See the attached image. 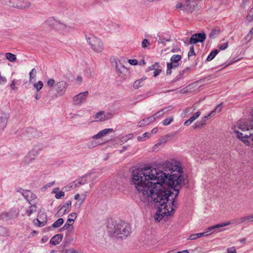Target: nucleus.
Instances as JSON below:
<instances>
[{"label": "nucleus", "mask_w": 253, "mask_h": 253, "mask_svg": "<svg viewBox=\"0 0 253 253\" xmlns=\"http://www.w3.org/2000/svg\"><path fill=\"white\" fill-rule=\"evenodd\" d=\"M222 103H220V104L218 105L216 108H215V109L214 110H213L210 114H211V116L212 115V114H213L214 113H215V112H219L221 110V105H222Z\"/></svg>", "instance_id": "8fccbe9b"}, {"label": "nucleus", "mask_w": 253, "mask_h": 253, "mask_svg": "<svg viewBox=\"0 0 253 253\" xmlns=\"http://www.w3.org/2000/svg\"><path fill=\"white\" fill-rule=\"evenodd\" d=\"M211 116V114H210L202 118L200 121L197 122L193 125V127L194 129L202 128L205 125L207 120Z\"/></svg>", "instance_id": "5701e85b"}, {"label": "nucleus", "mask_w": 253, "mask_h": 253, "mask_svg": "<svg viewBox=\"0 0 253 253\" xmlns=\"http://www.w3.org/2000/svg\"><path fill=\"white\" fill-rule=\"evenodd\" d=\"M37 221L38 222V226L39 227L43 226L47 222L46 215L44 213H41L40 215H38Z\"/></svg>", "instance_id": "b1692460"}, {"label": "nucleus", "mask_w": 253, "mask_h": 253, "mask_svg": "<svg viewBox=\"0 0 253 253\" xmlns=\"http://www.w3.org/2000/svg\"><path fill=\"white\" fill-rule=\"evenodd\" d=\"M237 127L244 132L253 130V113L252 120L250 122L240 121L237 124Z\"/></svg>", "instance_id": "6e6552de"}, {"label": "nucleus", "mask_w": 253, "mask_h": 253, "mask_svg": "<svg viewBox=\"0 0 253 253\" xmlns=\"http://www.w3.org/2000/svg\"><path fill=\"white\" fill-rule=\"evenodd\" d=\"M128 62L132 65H136L138 64V61L136 59H129Z\"/></svg>", "instance_id": "6e6d98bb"}, {"label": "nucleus", "mask_w": 253, "mask_h": 253, "mask_svg": "<svg viewBox=\"0 0 253 253\" xmlns=\"http://www.w3.org/2000/svg\"><path fill=\"white\" fill-rule=\"evenodd\" d=\"M114 129L113 128H106L103 130L100 131L97 134L93 135L92 136V138L93 139H99L101 138L107 134L114 132Z\"/></svg>", "instance_id": "412c9836"}, {"label": "nucleus", "mask_w": 253, "mask_h": 253, "mask_svg": "<svg viewBox=\"0 0 253 253\" xmlns=\"http://www.w3.org/2000/svg\"><path fill=\"white\" fill-rule=\"evenodd\" d=\"M115 68L116 71L120 73L124 72L126 70L125 67L124 65H122L121 64H120V65L116 64Z\"/></svg>", "instance_id": "c9c22d12"}, {"label": "nucleus", "mask_w": 253, "mask_h": 253, "mask_svg": "<svg viewBox=\"0 0 253 253\" xmlns=\"http://www.w3.org/2000/svg\"><path fill=\"white\" fill-rule=\"evenodd\" d=\"M128 147V145H126V146H123V148H122V149H121L120 151V153H122L123 152H124L125 151H126Z\"/></svg>", "instance_id": "338daca9"}, {"label": "nucleus", "mask_w": 253, "mask_h": 253, "mask_svg": "<svg viewBox=\"0 0 253 253\" xmlns=\"http://www.w3.org/2000/svg\"><path fill=\"white\" fill-rule=\"evenodd\" d=\"M228 42H226L224 43H222V44H220L218 46V47L220 49V50H225L226 48H227L228 47Z\"/></svg>", "instance_id": "3c124183"}, {"label": "nucleus", "mask_w": 253, "mask_h": 253, "mask_svg": "<svg viewBox=\"0 0 253 253\" xmlns=\"http://www.w3.org/2000/svg\"><path fill=\"white\" fill-rule=\"evenodd\" d=\"M252 221H253V214H251L239 218L237 221V223L243 224Z\"/></svg>", "instance_id": "393cba45"}, {"label": "nucleus", "mask_w": 253, "mask_h": 253, "mask_svg": "<svg viewBox=\"0 0 253 253\" xmlns=\"http://www.w3.org/2000/svg\"><path fill=\"white\" fill-rule=\"evenodd\" d=\"M201 0H191V13L198 7V5Z\"/></svg>", "instance_id": "7c9ffc66"}, {"label": "nucleus", "mask_w": 253, "mask_h": 253, "mask_svg": "<svg viewBox=\"0 0 253 253\" xmlns=\"http://www.w3.org/2000/svg\"><path fill=\"white\" fill-rule=\"evenodd\" d=\"M36 74V70L35 68H33L30 72V79L34 78Z\"/></svg>", "instance_id": "5fc2aeb1"}, {"label": "nucleus", "mask_w": 253, "mask_h": 253, "mask_svg": "<svg viewBox=\"0 0 253 253\" xmlns=\"http://www.w3.org/2000/svg\"><path fill=\"white\" fill-rule=\"evenodd\" d=\"M181 59V57L179 55H173L170 59L171 62L167 63V74L170 75L171 73V69L174 67H177L178 64L177 62L180 60Z\"/></svg>", "instance_id": "1a4fd4ad"}, {"label": "nucleus", "mask_w": 253, "mask_h": 253, "mask_svg": "<svg viewBox=\"0 0 253 253\" xmlns=\"http://www.w3.org/2000/svg\"><path fill=\"white\" fill-rule=\"evenodd\" d=\"M206 39V34L202 33H196L191 37V44H196L198 42H203Z\"/></svg>", "instance_id": "9d476101"}, {"label": "nucleus", "mask_w": 253, "mask_h": 253, "mask_svg": "<svg viewBox=\"0 0 253 253\" xmlns=\"http://www.w3.org/2000/svg\"><path fill=\"white\" fill-rule=\"evenodd\" d=\"M227 252H228L227 253H236V251L234 247L230 248V249H229V248L228 249Z\"/></svg>", "instance_id": "052dcab7"}, {"label": "nucleus", "mask_w": 253, "mask_h": 253, "mask_svg": "<svg viewBox=\"0 0 253 253\" xmlns=\"http://www.w3.org/2000/svg\"><path fill=\"white\" fill-rule=\"evenodd\" d=\"M8 5L18 9L28 8L31 6V3L26 0H6Z\"/></svg>", "instance_id": "423d86ee"}, {"label": "nucleus", "mask_w": 253, "mask_h": 253, "mask_svg": "<svg viewBox=\"0 0 253 253\" xmlns=\"http://www.w3.org/2000/svg\"><path fill=\"white\" fill-rule=\"evenodd\" d=\"M113 115L111 113L105 114L104 111H100L95 115V119L96 121H105L112 118Z\"/></svg>", "instance_id": "ddd939ff"}, {"label": "nucleus", "mask_w": 253, "mask_h": 253, "mask_svg": "<svg viewBox=\"0 0 253 253\" xmlns=\"http://www.w3.org/2000/svg\"><path fill=\"white\" fill-rule=\"evenodd\" d=\"M167 110V108H163L162 109H161V110L159 111L158 112H157L156 113L154 114V116L156 117V118L157 119L159 118V117L160 116H162L164 114V111H166L165 112H167L168 110Z\"/></svg>", "instance_id": "79ce46f5"}, {"label": "nucleus", "mask_w": 253, "mask_h": 253, "mask_svg": "<svg viewBox=\"0 0 253 253\" xmlns=\"http://www.w3.org/2000/svg\"><path fill=\"white\" fill-rule=\"evenodd\" d=\"M150 137V133L149 132L144 133L142 136H138L137 140L139 141H143Z\"/></svg>", "instance_id": "72a5a7b5"}, {"label": "nucleus", "mask_w": 253, "mask_h": 253, "mask_svg": "<svg viewBox=\"0 0 253 253\" xmlns=\"http://www.w3.org/2000/svg\"><path fill=\"white\" fill-rule=\"evenodd\" d=\"M35 87L36 88L38 91H40L43 86V83L42 81H39L37 83L34 84Z\"/></svg>", "instance_id": "a18cd8bd"}, {"label": "nucleus", "mask_w": 253, "mask_h": 253, "mask_svg": "<svg viewBox=\"0 0 253 253\" xmlns=\"http://www.w3.org/2000/svg\"><path fill=\"white\" fill-rule=\"evenodd\" d=\"M219 50L218 49H214L212 51L209 55L208 56L206 61H211L212 60L215 56L218 53Z\"/></svg>", "instance_id": "c85d7f7f"}, {"label": "nucleus", "mask_w": 253, "mask_h": 253, "mask_svg": "<svg viewBox=\"0 0 253 253\" xmlns=\"http://www.w3.org/2000/svg\"><path fill=\"white\" fill-rule=\"evenodd\" d=\"M9 118V115L7 113H1L0 116V127L4 128L7 123L8 120Z\"/></svg>", "instance_id": "aec40b11"}, {"label": "nucleus", "mask_w": 253, "mask_h": 253, "mask_svg": "<svg viewBox=\"0 0 253 253\" xmlns=\"http://www.w3.org/2000/svg\"><path fill=\"white\" fill-rule=\"evenodd\" d=\"M119 190H120V191H124L125 190V187L122 186V185H119L118 187H116Z\"/></svg>", "instance_id": "e2e57ef3"}, {"label": "nucleus", "mask_w": 253, "mask_h": 253, "mask_svg": "<svg viewBox=\"0 0 253 253\" xmlns=\"http://www.w3.org/2000/svg\"><path fill=\"white\" fill-rule=\"evenodd\" d=\"M146 79V77H143L139 80L135 81L133 84V87L134 89H138L144 85V81Z\"/></svg>", "instance_id": "bb28decb"}, {"label": "nucleus", "mask_w": 253, "mask_h": 253, "mask_svg": "<svg viewBox=\"0 0 253 253\" xmlns=\"http://www.w3.org/2000/svg\"><path fill=\"white\" fill-rule=\"evenodd\" d=\"M160 71L159 70L155 69L154 72V76L157 77L160 74Z\"/></svg>", "instance_id": "774afa93"}, {"label": "nucleus", "mask_w": 253, "mask_h": 253, "mask_svg": "<svg viewBox=\"0 0 253 253\" xmlns=\"http://www.w3.org/2000/svg\"><path fill=\"white\" fill-rule=\"evenodd\" d=\"M132 137H133L132 134H128V135H126V136H124L122 138V141L126 142L128 139L132 138Z\"/></svg>", "instance_id": "603ef678"}, {"label": "nucleus", "mask_w": 253, "mask_h": 253, "mask_svg": "<svg viewBox=\"0 0 253 253\" xmlns=\"http://www.w3.org/2000/svg\"><path fill=\"white\" fill-rule=\"evenodd\" d=\"M68 85L66 81L62 80L58 82L55 85V90L57 94L59 96L64 95L68 88Z\"/></svg>", "instance_id": "0eeeda50"}, {"label": "nucleus", "mask_w": 253, "mask_h": 253, "mask_svg": "<svg viewBox=\"0 0 253 253\" xmlns=\"http://www.w3.org/2000/svg\"><path fill=\"white\" fill-rule=\"evenodd\" d=\"M198 238H200L198 233L191 234V240H195Z\"/></svg>", "instance_id": "13d9d810"}, {"label": "nucleus", "mask_w": 253, "mask_h": 253, "mask_svg": "<svg viewBox=\"0 0 253 253\" xmlns=\"http://www.w3.org/2000/svg\"><path fill=\"white\" fill-rule=\"evenodd\" d=\"M37 207L35 206V204L33 203L31 205V206L27 209L26 213L28 216H30L32 213L36 211Z\"/></svg>", "instance_id": "c756f323"}, {"label": "nucleus", "mask_w": 253, "mask_h": 253, "mask_svg": "<svg viewBox=\"0 0 253 253\" xmlns=\"http://www.w3.org/2000/svg\"><path fill=\"white\" fill-rule=\"evenodd\" d=\"M86 40L90 47L96 53H101L104 49V45L102 40L99 38L91 35L86 37Z\"/></svg>", "instance_id": "20e7f679"}, {"label": "nucleus", "mask_w": 253, "mask_h": 253, "mask_svg": "<svg viewBox=\"0 0 253 253\" xmlns=\"http://www.w3.org/2000/svg\"><path fill=\"white\" fill-rule=\"evenodd\" d=\"M63 237L62 234H57L51 238L50 242L53 245L59 244L61 242Z\"/></svg>", "instance_id": "a878e982"}, {"label": "nucleus", "mask_w": 253, "mask_h": 253, "mask_svg": "<svg viewBox=\"0 0 253 253\" xmlns=\"http://www.w3.org/2000/svg\"><path fill=\"white\" fill-rule=\"evenodd\" d=\"M149 124L148 122V119H147V118L143 119L141 121H140L138 123V126L139 127H142L144 126H146Z\"/></svg>", "instance_id": "a19ab883"}, {"label": "nucleus", "mask_w": 253, "mask_h": 253, "mask_svg": "<svg viewBox=\"0 0 253 253\" xmlns=\"http://www.w3.org/2000/svg\"><path fill=\"white\" fill-rule=\"evenodd\" d=\"M130 233V226L124 222H120L117 225V237L122 238L127 237Z\"/></svg>", "instance_id": "39448f33"}, {"label": "nucleus", "mask_w": 253, "mask_h": 253, "mask_svg": "<svg viewBox=\"0 0 253 253\" xmlns=\"http://www.w3.org/2000/svg\"><path fill=\"white\" fill-rule=\"evenodd\" d=\"M21 191H23V190L20 189L18 190L17 192L21 193L23 197L27 200V201L29 202L30 205L32 204L31 202L37 198L36 195L30 191L26 190L24 192H22Z\"/></svg>", "instance_id": "f8f14e48"}, {"label": "nucleus", "mask_w": 253, "mask_h": 253, "mask_svg": "<svg viewBox=\"0 0 253 253\" xmlns=\"http://www.w3.org/2000/svg\"><path fill=\"white\" fill-rule=\"evenodd\" d=\"M234 128V132L236 134V137L240 141L243 142L247 146H252L253 147V130H249L248 131L242 133Z\"/></svg>", "instance_id": "7ed1b4c3"}, {"label": "nucleus", "mask_w": 253, "mask_h": 253, "mask_svg": "<svg viewBox=\"0 0 253 253\" xmlns=\"http://www.w3.org/2000/svg\"><path fill=\"white\" fill-rule=\"evenodd\" d=\"M45 22L53 29L62 32H69L73 29L72 26L61 22L53 17L48 18Z\"/></svg>", "instance_id": "f03ea898"}, {"label": "nucleus", "mask_w": 253, "mask_h": 253, "mask_svg": "<svg viewBox=\"0 0 253 253\" xmlns=\"http://www.w3.org/2000/svg\"><path fill=\"white\" fill-rule=\"evenodd\" d=\"M253 35V28L250 31L249 33L247 35V36L245 37L244 40L246 42H248L251 39L252 35Z\"/></svg>", "instance_id": "e433bc0d"}, {"label": "nucleus", "mask_w": 253, "mask_h": 253, "mask_svg": "<svg viewBox=\"0 0 253 253\" xmlns=\"http://www.w3.org/2000/svg\"><path fill=\"white\" fill-rule=\"evenodd\" d=\"M173 121V117H169L167 119H165L163 121V124L164 126H168Z\"/></svg>", "instance_id": "58836bf2"}, {"label": "nucleus", "mask_w": 253, "mask_h": 253, "mask_svg": "<svg viewBox=\"0 0 253 253\" xmlns=\"http://www.w3.org/2000/svg\"><path fill=\"white\" fill-rule=\"evenodd\" d=\"M38 154V152L35 149H32L27 154L24 158V163L29 164L35 160L36 156Z\"/></svg>", "instance_id": "dca6fc26"}, {"label": "nucleus", "mask_w": 253, "mask_h": 253, "mask_svg": "<svg viewBox=\"0 0 253 253\" xmlns=\"http://www.w3.org/2000/svg\"><path fill=\"white\" fill-rule=\"evenodd\" d=\"M76 217H77L76 213H74V212L71 213L69 215V218L74 219V221L75 220V219H76Z\"/></svg>", "instance_id": "bf43d9fd"}, {"label": "nucleus", "mask_w": 253, "mask_h": 253, "mask_svg": "<svg viewBox=\"0 0 253 253\" xmlns=\"http://www.w3.org/2000/svg\"><path fill=\"white\" fill-rule=\"evenodd\" d=\"M220 32V29H213L211 31V33H210L209 35V38L211 39H214L218 36Z\"/></svg>", "instance_id": "cd10ccee"}, {"label": "nucleus", "mask_w": 253, "mask_h": 253, "mask_svg": "<svg viewBox=\"0 0 253 253\" xmlns=\"http://www.w3.org/2000/svg\"><path fill=\"white\" fill-rule=\"evenodd\" d=\"M170 40V39L169 37L168 38H165L160 37L159 39L157 40V41L159 43H165L166 42H169Z\"/></svg>", "instance_id": "de8ad7c7"}, {"label": "nucleus", "mask_w": 253, "mask_h": 253, "mask_svg": "<svg viewBox=\"0 0 253 253\" xmlns=\"http://www.w3.org/2000/svg\"><path fill=\"white\" fill-rule=\"evenodd\" d=\"M246 19L249 22H251L253 20V11L252 10L248 14Z\"/></svg>", "instance_id": "49530a36"}, {"label": "nucleus", "mask_w": 253, "mask_h": 253, "mask_svg": "<svg viewBox=\"0 0 253 253\" xmlns=\"http://www.w3.org/2000/svg\"><path fill=\"white\" fill-rule=\"evenodd\" d=\"M150 42L147 39H144L142 42V47L143 48L149 49L150 48Z\"/></svg>", "instance_id": "4c0bfd02"}, {"label": "nucleus", "mask_w": 253, "mask_h": 253, "mask_svg": "<svg viewBox=\"0 0 253 253\" xmlns=\"http://www.w3.org/2000/svg\"><path fill=\"white\" fill-rule=\"evenodd\" d=\"M5 57L10 62H15L16 60V55L9 52L5 54Z\"/></svg>", "instance_id": "473e14b6"}, {"label": "nucleus", "mask_w": 253, "mask_h": 253, "mask_svg": "<svg viewBox=\"0 0 253 253\" xmlns=\"http://www.w3.org/2000/svg\"><path fill=\"white\" fill-rule=\"evenodd\" d=\"M117 224L113 220L108 221L107 224V231L110 235H115L117 237Z\"/></svg>", "instance_id": "4468645a"}, {"label": "nucleus", "mask_w": 253, "mask_h": 253, "mask_svg": "<svg viewBox=\"0 0 253 253\" xmlns=\"http://www.w3.org/2000/svg\"><path fill=\"white\" fill-rule=\"evenodd\" d=\"M65 195V193L63 191H60L58 193H56L55 195V198L57 199H59L61 197H63Z\"/></svg>", "instance_id": "864d4df0"}, {"label": "nucleus", "mask_w": 253, "mask_h": 253, "mask_svg": "<svg viewBox=\"0 0 253 253\" xmlns=\"http://www.w3.org/2000/svg\"><path fill=\"white\" fill-rule=\"evenodd\" d=\"M199 237H201L202 236H207L210 235V234L208 233V232L206 231V232L198 233Z\"/></svg>", "instance_id": "680f3d73"}, {"label": "nucleus", "mask_w": 253, "mask_h": 253, "mask_svg": "<svg viewBox=\"0 0 253 253\" xmlns=\"http://www.w3.org/2000/svg\"><path fill=\"white\" fill-rule=\"evenodd\" d=\"M71 204L72 202L71 201H67L57 212V213L59 214L58 216H62L68 213L69 212V209L71 208Z\"/></svg>", "instance_id": "f3484780"}, {"label": "nucleus", "mask_w": 253, "mask_h": 253, "mask_svg": "<svg viewBox=\"0 0 253 253\" xmlns=\"http://www.w3.org/2000/svg\"><path fill=\"white\" fill-rule=\"evenodd\" d=\"M201 112L198 111L196 113H195L191 117V124L195 120H196L200 115Z\"/></svg>", "instance_id": "09e8293b"}, {"label": "nucleus", "mask_w": 253, "mask_h": 253, "mask_svg": "<svg viewBox=\"0 0 253 253\" xmlns=\"http://www.w3.org/2000/svg\"><path fill=\"white\" fill-rule=\"evenodd\" d=\"M9 232L8 230L3 226H0V236L5 237L9 235Z\"/></svg>", "instance_id": "2f4dec72"}, {"label": "nucleus", "mask_w": 253, "mask_h": 253, "mask_svg": "<svg viewBox=\"0 0 253 253\" xmlns=\"http://www.w3.org/2000/svg\"><path fill=\"white\" fill-rule=\"evenodd\" d=\"M207 78H203L191 84V92L196 91L198 88L202 86Z\"/></svg>", "instance_id": "6ab92c4d"}, {"label": "nucleus", "mask_w": 253, "mask_h": 253, "mask_svg": "<svg viewBox=\"0 0 253 253\" xmlns=\"http://www.w3.org/2000/svg\"><path fill=\"white\" fill-rule=\"evenodd\" d=\"M190 0H181V2L177 4L176 8L181 9L184 12L188 11L189 9Z\"/></svg>", "instance_id": "a211bd4d"}, {"label": "nucleus", "mask_w": 253, "mask_h": 253, "mask_svg": "<svg viewBox=\"0 0 253 253\" xmlns=\"http://www.w3.org/2000/svg\"><path fill=\"white\" fill-rule=\"evenodd\" d=\"M64 223V220L63 218H60L55 221L52 224L53 228H58L60 227Z\"/></svg>", "instance_id": "f704fd0d"}, {"label": "nucleus", "mask_w": 253, "mask_h": 253, "mask_svg": "<svg viewBox=\"0 0 253 253\" xmlns=\"http://www.w3.org/2000/svg\"><path fill=\"white\" fill-rule=\"evenodd\" d=\"M73 222L74 219L68 218L66 223L64 225V228H69V227L73 224Z\"/></svg>", "instance_id": "ea45409f"}, {"label": "nucleus", "mask_w": 253, "mask_h": 253, "mask_svg": "<svg viewBox=\"0 0 253 253\" xmlns=\"http://www.w3.org/2000/svg\"><path fill=\"white\" fill-rule=\"evenodd\" d=\"M17 214L18 213L15 211H10L7 212L2 213L1 216L3 219H5L7 220L16 217L17 216Z\"/></svg>", "instance_id": "4be33fe9"}, {"label": "nucleus", "mask_w": 253, "mask_h": 253, "mask_svg": "<svg viewBox=\"0 0 253 253\" xmlns=\"http://www.w3.org/2000/svg\"><path fill=\"white\" fill-rule=\"evenodd\" d=\"M76 250L74 249H69L66 251L65 253H76Z\"/></svg>", "instance_id": "69168bd1"}, {"label": "nucleus", "mask_w": 253, "mask_h": 253, "mask_svg": "<svg viewBox=\"0 0 253 253\" xmlns=\"http://www.w3.org/2000/svg\"><path fill=\"white\" fill-rule=\"evenodd\" d=\"M199 61V58H198L196 60V61L193 63V64H192V66L194 68L197 67L198 65Z\"/></svg>", "instance_id": "0e129e2a"}, {"label": "nucleus", "mask_w": 253, "mask_h": 253, "mask_svg": "<svg viewBox=\"0 0 253 253\" xmlns=\"http://www.w3.org/2000/svg\"><path fill=\"white\" fill-rule=\"evenodd\" d=\"M46 85L50 87H52L55 85V81L53 79H49L46 82Z\"/></svg>", "instance_id": "c03bdc74"}, {"label": "nucleus", "mask_w": 253, "mask_h": 253, "mask_svg": "<svg viewBox=\"0 0 253 253\" xmlns=\"http://www.w3.org/2000/svg\"><path fill=\"white\" fill-rule=\"evenodd\" d=\"M231 224V222L230 221H228L226 223H221L217 224L214 226H212L211 227H209L207 228V231L208 232V233L211 234L212 233L214 232V231L216 230H218L219 231H221V230H219V228L229 225Z\"/></svg>", "instance_id": "2eb2a0df"}, {"label": "nucleus", "mask_w": 253, "mask_h": 253, "mask_svg": "<svg viewBox=\"0 0 253 253\" xmlns=\"http://www.w3.org/2000/svg\"><path fill=\"white\" fill-rule=\"evenodd\" d=\"M88 91H85L83 92H81L78 94L75 95L73 97V102L75 105H81L85 100L88 96Z\"/></svg>", "instance_id": "9b49d317"}, {"label": "nucleus", "mask_w": 253, "mask_h": 253, "mask_svg": "<svg viewBox=\"0 0 253 253\" xmlns=\"http://www.w3.org/2000/svg\"><path fill=\"white\" fill-rule=\"evenodd\" d=\"M86 183H87V177H83L80 179V180L78 182V184H76V185L77 186H79V185H84Z\"/></svg>", "instance_id": "37998d69"}, {"label": "nucleus", "mask_w": 253, "mask_h": 253, "mask_svg": "<svg viewBox=\"0 0 253 253\" xmlns=\"http://www.w3.org/2000/svg\"><path fill=\"white\" fill-rule=\"evenodd\" d=\"M181 172V167L169 161L159 164L157 169L146 167L132 171L131 182L140 200L158 208L154 216L156 221L170 216L177 208L175 199L179 185L184 182Z\"/></svg>", "instance_id": "f257e3e1"}, {"label": "nucleus", "mask_w": 253, "mask_h": 253, "mask_svg": "<svg viewBox=\"0 0 253 253\" xmlns=\"http://www.w3.org/2000/svg\"><path fill=\"white\" fill-rule=\"evenodd\" d=\"M147 119H148L149 124H150V123L155 121L157 118L155 116H154V115H153L147 118Z\"/></svg>", "instance_id": "4d7b16f0"}]
</instances>
